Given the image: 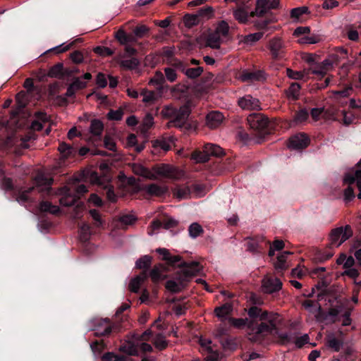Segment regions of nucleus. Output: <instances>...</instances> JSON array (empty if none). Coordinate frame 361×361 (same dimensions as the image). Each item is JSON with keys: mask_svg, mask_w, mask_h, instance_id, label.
Returning <instances> with one entry per match:
<instances>
[{"mask_svg": "<svg viewBox=\"0 0 361 361\" xmlns=\"http://www.w3.org/2000/svg\"><path fill=\"white\" fill-rule=\"evenodd\" d=\"M249 319L230 317L229 324L238 329L247 326L256 334H271L277 336L278 341L283 345L290 342V337L286 333H280L281 318L278 313L262 311L257 306H252L247 311Z\"/></svg>", "mask_w": 361, "mask_h": 361, "instance_id": "nucleus-1", "label": "nucleus"}, {"mask_svg": "<svg viewBox=\"0 0 361 361\" xmlns=\"http://www.w3.org/2000/svg\"><path fill=\"white\" fill-rule=\"evenodd\" d=\"M156 252L162 255V260L166 262L168 265L181 268L172 279L166 282L165 288L172 293L182 291L202 269V266L198 262H185L179 255H171L166 248H157Z\"/></svg>", "mask_w": 361, "mask_h": 361, "instance_id": "nucleus-2", "label": "nucleus"}, {"mask_svg": "<svg viewBox=\"0 0 361 361\" xmlns=\"http://www.w3.org/2000/svg\"><path fill=\"white\" fill-rule=\"evenodd\" d=\"M250 133L244 130H239L238 137L245 144L252 142L260 143L266 135L274 130V123L264 114L255 112L250 114L246 119Z\"/></svg>", "mask_w": 361, "mask_h": 361, "instance_id": "nucleus-3", "label": "nucleus"}, {"mask_svg": "<svg viewBox=\"0 0 361 361\" xmlns=\"http://www.w3.org/2000/svg\"><path fill=\"white\" fill-rule=\"evenodd\" d=\"M165 118H169L168 127H176L184 133H190L195 130L197 123L189 118L190 109L186 106L180 108L166 106L162 110Z\"/></svg>", "mask_w": 361, "mask_h": 361, "instance_id": "nucleus-4", "label": "nucleus"}, {"mask_svg": "<svg viewBox=\"0 0 361 361\" xmlns=\"http://www.w3.org/2000/svg\"><path fill=\"white\" fill-rule=\"evenodd\" d=\"M279 5V0H257L254 11L250 13V16H258L262 18L271 9L277 8ZM270 19L260 18L256 22V26L259 29H267Z\"/></svg>", "mask_w": 361, "mask_h": 361, "instance_id": "nucleus-5", "label": "nucleus"}, {"mask_svg": "<svg viewBox=\"0 0 361 361\" xmlns=\"http://www.w3.org/2000/svg\"><path fill=\"white\" fill-rule=\"evenodd\" d=\"M94 336L97 337H109L120 330L118 324L112 322L109 319L95 318L92 320Z\"/></svg>", "mask_w": 361, "mask_h": 361, "instance_id": "nucleus-6", "label": "nucleus"}, {"mask_svg": "<svg viewBox=\"0 0 361 361\" xmlns=\"http://www.w3.org/2000/svg\"><path fill=\"white\" fill-rule=\"evenodd\" d=\"M224 154L223 149L221 147L207 143L204 145L203 151H194L191 154V159L197 163H206L209 160L211 156L221 157Z\"/></svg>", "mask_w": 361, "mask_h": 361, "instance_id": "nucleus-7", "label": "nucleus"}, {"mask_svg": "<svg viewBox=\"0 0 361 361\" xmlns=\"http://www.w3.org/2000/svg\"><path fill=\"white\" fill-rule=\"evenodd\" d=\"M353 234V230L349 225L332 229L329 233L331 245L340 246L343 243L352 237Z\"/></svg>", "mask_w": 361, "mask_h": 361, "instance_id": "nucleus-8", "label": "nucleus"}, {"mask_svg": "<svg viewBox=\"0 0 361 361\" xmlns=\"http://www.w3.org/2000/svg\"><path fill=\"white\" fill-rule=\"evenodd\" d=\"M153 171L159 176L175 180L180 178L184 174L183 171L164 164L155 165L153 167Z\"/></svg>", "mask_w": 361, "mask_h": 361, "instance_id": "nucleus-9", "label": "nucleus"}, {"mask_svg": "<svg viewBox=\"0 0 361 361\" xmlns=\"http://www.w3.org/2000/svg\"><path fill=\"white\" fill-rule=\"evenodd\" d=\"M269 240L262 235H256L248 238L247 247L250 252L253 253H262L268 247Z\"/></svg>", "mask_w": 361, "mask_h": 361, "instance_id": "nucleus-10", "label": "nucleus"}, {"mask_svg": "<svg viewBox=\"0 0 361 361\" xmlns=\"http://www.w3.org/2000/svg\"><path fill=\"white\" fill-rule=\"evenodd\" d=\"M88 191L87 188L84 184L79 185L74 192V194L68 193L60 200V203L66 207H71L75 205L80 196L83 195Z\"/></svg>", "mask_w": 361, "mask_h": 361, "instance_id": "nucleus-11", "label": "nucleus"}, {"mask_svg": "<svg viewBox=\"0 0 361 361\" xmlns=\"http://www.w3.org/2000/svg\"><path fill=\"white\" fill-rule=\"evenodd\" d=\"M268 49L274 59H280L285 56V47L279 38H274L269 42Z\"/></svg>", "mask_w": 361, "mask_h": 361, "instance_id": "nucleus-12", "label": "nucleus"}, {"mask_svg": "<svg viewBox=\"0 0 361 361\" xmlns=\"http://www.w3.org/2000/svg\"><path fill=\"white\" fill-rule=\"evenodd\" d=\"M238 106L243 110L254 111L260 110L261 102L250 94H246L238 99Z\"/></svg>", "mask_w": 361, "mask_h": 361, "instance_id": "nucleus-13", "label": "nucleus"}, {"mask_svg": "<svg viewBox=\"0 0 361 361\" xmlns=\"http://www.w3.org/2000/svg\"><path fill=\"white\" fill-rule=\"evenodd\" d=\"M334 63L333 59H326L322 62L318 63L315 67L311 68V73L323 78L326 75L327 72L334 68Z\"/></svg>", "mask_w": 361, "mask_h": 361, "instance_id": "nucleus-14", "label": "nucleus"}, {"mask_svg": "<svg viewBox=\"0 0 361 361\" xmlns=\"http://www.w3.org/2000/svg\"><path fill=\"white\" fill-rule=\"evenodd\" d=\"M282 283L276 278L267 277L262 280V289L265 293H272L281 288Z\"/></svg>", "mask_w": 361, "mask_h": 361, "instance_id": "nucleus-15", "label": "nucleus"}, {"mask_svg": "<svg viewBox=\"0 0 361 361\" xmlns=\"http://www.w3.org/2000/svg\"><path fill=\"white\" fill-rule=\"evenodd\" d=\"M240 79L243 82H255L263 80L265 79V77L262 71L244 70L241 73Z\"/></svg>", "mask_w": 361, "mask_h": 361, "instance_id": "nucleus-16", "label": "nucleus"}, {"mask_svg": "<svg viewBox=\"0 0 361 361\" xmlns=\"http://www.w3.org/2000/svg\"><path fill=\"white\" fill-rule=\"evenodd\" d=\"M224 116L219 111H211L206 116L207 126L214 129L218 128L223 121Z\"/></svg>", "mask_w": 361, "mask_h": 361, "instance_id": "nucleus-17", "label": "nucleus"}, {"mask_svg": "<svg viewBox=\"0 0 361 361\" xmlns=\"http://www.w3.org/2000/svg\"><path fill=\"white\" fill-rule=\"evenodd\" d=\"M325 345L331 351L338 352L343 345V341L336 338L334 334H330L325 338Z\"/></svg>", "mask_w": 361, "mask_h": 361, "instance_id": "nucleus-18", "label": "nucleus"}, {"mask_svg": "<svg viewBox=\"0 0 361 361\" xmlns=\"http://www.w3.org/2000/svg\"><path fill=\"white\" fill-rule=\"evenodd\" d=\"M173 194L179 200L187 199L192 193V188L187 184H178L172 188Z\"/></svg>", "mask_w": 361, "mask_h": 361, "instance_id": "nucleus-19", "label": "nucleus"}, {"mask_svg": "<svg viewBox=\"0 0 361 361\" xmlns=\"http://www.w3.org/2000/svg\"><path fill=\"white\" fill-rule=\"evenodd\" d=\"M133 172L137 175L150 180H155L157 176L149 169L140 164L133 163L131 165Z\"/></svg>", "mask_w": 361, "mask_h": 361, "instance_id": "nucleus-20", "label": "nucleus"}, {"mask_svg": "<svg viewBox=\"0 0 361 361\" xmlns=\"http://www.w3.org/2000/svg\"><path fill=\"white\" fill-rule=\"evenodd\" d=\"M178 225V221L172 218H164L162 221L154 220L152 222V228L153 231L158 230L161 228L165 229H170L176 227Z\"/></svg>", "mask_w": 361, "mask_h": 361, "instance_id": "nucleus-21", "label": "nucleus"}, {"mask_svg": "<svg viewBox=\"0 0 361 361\" xmlns=\"http://www.w3.org/2000/svg\"><path fill=\"white\" fill-rule=\"evenodd\" d=\"M148 279V273L147 271H142L140 275L132 279L129 283V290L133 293H138L140 287Z\"/></svg>", "mask_w": 361, "mask_h": 361, "instance_id": "nucleus-22", "label": "nucleus"}, {"mask_svg": "<svg viewBox=\"0 0 361 361\" xmlns=\"http://www.w3.org/2000/svg\"><path fill=\"white\" fill-rule=\"evenodd\" d=\"M310 144L309 135L305 133L295 134V150H302Z\"/></svg>", "mask_w": 361, "mask_h": 361, "instance_id": "nucleus-23", "label": "nucleus"}, {"mask_svg": "<svg viewBox=\"0 0 361 361\" xmlns=\"http://www.w3.org/2000/svg\"><path fill=\"white\" fill-rule=\"evenodd\" d=\"M165 269L166 267L164 264L155 265L150 271L148 270V278L150 277L154 283L159 282L164 278L163 272Z\"/></svg>", "mask_w": 361, "mask_h": 361, "instance_id": "nucleus-24", "label": "nucleus"}, {"mask_svg": "<svg viewBox=\"0 0 361 361\" xmlns=\"http://www.w3.org/2000/svg\"><path fill=\"white\" fill-rule=\"evenodd\" d=\"M145 190L152 196L162 197L167 192L168 189L165 186L159 185L156 183H151L145 186Z\"/></svg>", "mask_w": 361, "mask_h": 361, "instance_id": "nucleus-25", "label": "nucleus"}, {"mask_svg": "<svg viewBox=\"0 0 361 361\" xmlns=\"http://www.w3.org/2000/svg\"><path fill=\"white\" fill-rule=\"evenodd\" d=\"M0 187L6 191H13L15 189L13 180L6 175V171L0 166Z\"/></svg>", "mask_w": 361, "mask_h": 361, "instance_id": "nucleus-26", "label": "nucleus"}, {"mask_svg": "<svg viewBox=\"0 0 361 361\" xmlns=\"http://www.w3.org/2000/svg\"><path fill=\"white\" fill-rule=\"evenodd\" d=\"M221 42V37L214 31L209 32L206 37V45L212 49H219Z\"/></svg>", "mask_w": 361, "mask_h": 361, "instance_id": "nucleus-27", "label": "nucleus"}, {"mask_svg": "<svg viewBox=\"0 0 361 361\" xmlns=\"http://www.w3.org/2000/svg\"><path fill=\"white\" fill-rule=\"evenodd\" d=\"M82 178L85 180H88L92 184L103 186L102 178L95 171H84L82 173Z\"/></svg>", "mask_w": 361, "mask_h": 361, "instance_id": "nucleus-28", "label": "nucleus"}, {"mask_svg": "<svg viewBox=\"0 0 361 361\" xmlns=\"http://www.w3.org/2000/svg\"><path fill=\"white\" fill-rule=\"evenodd\" d=\"M64 71L63 64L58 63L49 68L48 75L51 78H63L64 77Z\"/></svg>", "mask_w": 361, "mask_h": 361, "instance_id": "nucleus-29", "label": "nucleus"}, {"mask_svg": "<svg viewBox=\"0 0 361 361\" xmlns=\"http://www.w3.org/2000/svg\"><path fill=\"white\" fill-rule=\"evenodd\" d=\"M152 257L149 255H144L136 261L135 267L142 271H147L149 269L152 264Z\"/></svg>", "mask_w": 361, "mask_h": 361, "instance_id": "nucleus-30", "label": "nucleus"}, {"mask_svg": "<svg viewBox=\"0 0 361 361\" xmlns=\"http://www.w3.org/2000/svg\"><path fill=\"white\" fill-rule=\"evenodd\" d=\"M231 311L232 307L228 303H225L220 307H216L214 309V312L216 317L220 318L221 320L225 319Z\"/></svg>", "mask_w": 361, "mask_h": 361, "instance_id": "nucleus-31", "label": "nucleus"}, {"mask_svg": "<svg viewBox=\"0 0 361 361\" xmlns=\"http://www.w3.org/2000/svg\"><path fill=\"white\" fill-rule=\"evenodd\" d=\"M90 133L97 137L101 136L104 130V124L99 119H93L90 127Z\"/></svg>", "mask_w": 361, "mask_h": 361, "instance_id": "nucleus-32", "label": "nucleus"}, {"mask_svg": "<svg viewBox=\"0 0 361 361\" xmlns=\"http://www.w3.org/2000/svg\"><path fill=\"white\" fill-rule=\"evenodd\" d=\"M320 41V37L315 35H305L298 37L297 42L300 44H314Z\"/></svg>", "mask_w": 361, "mask_h": 361, "instance_id": "nucleus-33", "label": "nucleus"}, {"mask_svg": "<svg viewBox=\"0 0 361 361\" xmlns=\"http://www.w3.org/2000/svg\"><path fill=\"white\" fill-rule=\"evenodd\" d=\"M39 209L42 212H49L52 214H57L60 212L58 206L53 205L48 201H42L39 203Z\"/></svg>", "mask_w": 361, "mask_h": 361, "instance_id": "nucleus-34", "label": "nucleus"}, {"mask_svg": "<svg viewBox=\"0 0 361 361\" xmlns=\"http://www.w3.org/2000/svg\"><path fill=\"white\" fill-rule=\"evenodd\" d=\"M91 227L87 223H82L79 228L80 240L83 243H87L91 235Z\"/></svg>", "mask_w": 361, "mask_h": 361, "instance_id": "nucleus-35", "label": "nucleus"}, {"mask_svg": "<svg viewBox=\"0 0 361 361\" xmlns=\"http://www.w3.org/2000/svg\"><path fill=\"white\" fill-rule=\"evenodd\" d=\"M53 183V180L51 178L47 179L41 178L37 180V185L36 187L39 190V192H42L45 190L47 192H49L51 190V185Z\"/></svg>", "mask_w": 361, "mask_h": 361, "instance_id": "nucleus-36", "label": "nucleus"}, {"mask_svg": "<svg viewBox=\"0 0 361 361\" xmlns=\"http://www.w3.org/2000/svg\"><path fill=\"white\" fill-rule=\"evenodd\" d=\"M197 13L200 19L202 20H208L212 18L214 14V10L212 6H207L205 7L200 8Z\"/></svg>", "mask_w": 361, "mask_h": 361, "instance_id": "nucleus-37", "label": "nucleus"}, {"mask_svg": "<svg viewBox=\"0 0 361 361\" xmlns=\"http://www.w3.org/2000/svg\"><path fill=\"white\" fill-rule=\"evenodd\" d=\"M58 149L65 159H68L75 153V149L64 142L59 144Z\"/></svg>", "mask_w": 361, "mask_h": 361, "instance_id": "nucleus-38", "label": "nucleus"}, {"mask_svg": "<svg viewBox=\"0 0 361 361\" xmlns=\"http://www.w3.org/2000/svg\"><path fill=\"white\" fill-rule=\"evenodd\" d=\"M102 361H130L129 357L125 355H118L113 352H107L102 357Z\"/></svg>", "mask_w": 361, "mask_h": 361, "instance_id": "nucleus-39", "label": "nucleus"}, {"mask_svg": "<svg viewBox=\"0 0 361 361\" xmlns=\"http://www.w3.org/2000/svg\"><path fill=\"white\" fill-rule=\"evenodd\" d=\"M203 68L202 67H197V68H190L188 67V66L187 65L184 71H183V73L188 78H190V79H195L197 78V77H199L202 73L203 72Z\"/></svg>", "mask_w": 361, "mask_h": 361, "instance_id": "nucleus-40", "label": "nucleus"}, {"mask_svg": "<svg viewBox=\"0 0 361 361\" xmlns=\"http://www.w3.org/2000/svg\"><path fill=\"white\" fill-rule=\"evenodd\" d=\"M284 247V243L281 240H275L273 243H271L269 241V245H268L269 247V253L268 255L270 257H272L275 255L276 251H280L283 250Z\"/></svg>", "mask_w": 361, "mask_h": 361, "instance_id": "nucleus-41", "label": "nucleus"}, {"mask_svg": "<svg viewBox=\"0 0 361 361\" xmlns=\"http://www.w3.org/2000/svg\"><path fill=\"white\" fill-rule=\"evenodd\" d=\"M183 20H184L185 25L189 28L198 25L201 21L197 13H196V14H185L184 16Z\"/></svg>", "mask_w": 361, "mask_h": 361, "instance_id": "nucleus-42", "label": "nucleus"}, {"mask_svg": "<svg viewBox=\"0 0 361 361\" xmlns=\"http://www.w3.org/2000/svg\"><path fill=\"white\" fill-rule=\"evenodd\" d=\"M291 254L290 252H284L279 255L276 258V262L274 263L275 268L278 270H283L286 267V260L288 255Z\"/></svg>", "mask_w": 361, "mask_h": 361, "instance_id": "nucleus-43", "label": "nucleus"}, {"mask_svg": "<svg viewBox=\"0 0 361 361\" xmlns=\"http://www.w3.org/2000/svg\"><path fill=\"white\" fill-rule=\"evenodd\" d=\"M140 64L138 59L135 57H131L129 59H123L121 61L120 65L121 67L128 69L133 70L136 68Z\"/></svg>", "mask_w": 361, "mask_h": 361, "instance_id": "nucleus-44", "label": "nucleus"}, {"mask_svg": "<svg viewBox=\"0 0 361 361\" xmlns=\"http://www.w3.org/2000/svg\"><path fill=\"white\" fill-rule=\"evenodd\" d=\"M214 31L219 34L220 37H226L228 35V24L226 21L221 20L218 23L215 30Z\"/></svg>", "mask_w": 361, "mask_h": 361, "instance_id": "nucleus-45", "label": "nucleus"}, {"mask_svg": "<svg viewBox=\"0 0 361 361\" xmlns=\"http://www.w3.org/2000/svg\"><path fill=\"white\" fill-rule=\"evenodd\" d=\"M189 235L191 238H195L203 233L204 230L198 223H192L188 228Z\"/></svg>", "mask_w": 361, "mask_h": 361, "instance_id": "nucleus-46", "label": "nucleus"}, {"mask_svg": "<svg viewBox=\"0 0 361 361\" xmlns=\"http://www.w3.org/2000/svg\"><path fill=\"white\" fill-rule=\"evenodd\" d=\"M235 18L240 23H246L248 20V13L243 8H238L233 11Z\"/></svg>", "mask_w": 361, "mask_h": 361, "instance_id": "nucleus-47", "label": "nucleus"}, {"mask_svg": "<svg viewBox=\"0 0 361 361\" xmlns=\"http://www.w3.org/2000/svg\"><path fill=\"white\" fill-rule=\"evenodd\" d=\"M166 79L161 73H157L150 82L157 85V89L161 91L165 87Z\"/></svg>", "mask_w": 361, "mask_h": 361, "instance_id": "nucleus-48", "label": "nucleus"}, {"mask_svg": "<svg viewBox=\"0 0 361 361\" xmlns=\"http://www.w3.org/2000/svg\"><path fill=\"white\" fill-rule=\"evenodd\" d=\"M153 343L155 348H157L159 350H163L166 349L168 346V341L161 334L157 335Z\"/></svg>", "mask_w": 361, "mask_h": 361, "instance_id": "nucleus-49", "label": "nucleus"}, {"mask_svg": "<svg viewBox=\"0 0 361 361\" xmlns=\"http://www.w3.org/2000/svg\"><path fill=\"white\" fill-rule=\"evenodd\" d=\"M35 190V187H30L23 191L19 190L18 195L16 197V201L18 202H22L23 203L28 202L30 201L29 194Z\"/></svg>", "mask_w": 361, "mask_h": 361, "instance_id": "nucleus-50", "label": "nucleus"}, {"mask_svg": "<svg viewBox=\"0 0 361 361\" xmlns=\"http://www.w3.org/2000/svg\"><path fill=\"white\" fill-rule=\"evenodd\" d=\"M263 36L262 32H255L252 34H249L245 36L243 42L246 44L252 45L255 42L259 41Z\"/></svg>", "mask_w": 361, "mask_h": 361, "instance_id": "nucleus-51", "label": "nucleus"}, {"mask_svg": "<svg viewBox=\"0 0 361 361\" xmlns=\"http://www.w3.org/2000/svg\"><path fill=\"white\" fill-rule=\"evenodd\" d=\"M149 32V28L145 25H137L133 30V34L137 38H142L145 36L148 35Z\"/></svg>", "mask_w": 361, "mask_h": 361, "instance_id": "nucleus-52", "label": "nucleus"}, {"mask_svg": "<svg viewBox=\"0 0 361 361\" xmlns=\"http://www.w3.org/2000/svg\"><path fill=\"white\" fill-rule=\"evenodd\" d=\"M104 189L106 191V196L109 201L115 202L117 200V196L114 192V188L111 185L107 183L104 185Z\"/></svg>", "mask_w": 361, "mask_h": 361, "instance_id": "nucleus-53", "label": "nucleus"}, {"mask_svg": "<svg viewBox=\"0 0 361 361\" xmlns=\"http://www.w3.org/2000/svg\"><path fill=\"white\" fill-rule=\"evenodd\" d=\"M221 342L224 349L234 350L237 348V343L231 337L222 338Z\"/></svg>", "mask_w": 361, "mask_h": 361, "instance_id": "nucleus-54", "label": "nucleus"}, {"mask_svg": "<svg viewBox=\"0 0 361 361\" xmlns=\"http://www.w3.org/2000/svg\"><path fill=\"white\" fill-rule=\"evenodd\" d=\"M136 221V218L132 214H123L120 216L119 221L122 227L132 225Z\"/></svg>", "mask_w": 361, "mask_h": 361, "instance_id": "nucleus-55", "label": "nucleus"}, {"mask_svg": "<svg viewBox=\"0 0 361 361\" xmlns=\"http://www.w3.org/2000/svg\"><path fill=\"white\" fill-rule=\"evenodd\" d=\"M190 187L192 192H194L196 197H200L206 194V187L204 184L195 183Z\"/></svg>", "mask_w": 361, "mask_h": 361, "instance_id": "nucleus-56", "label": "nucleus"}, {"mask_svg": "<svg viewBox=\"0 0 361 361\" xmlns=\"http://www.w3.org/2000/svg\"><path fill=\"white\" fill-rule=\"evenodd\" d=\"M94 53L102 56H111L114 54V51L106 47L97 46L94 49Z\"/></svg>", "mask_w": 361, "mask_h": 361, "instance_id": "nucleus-57", "label": "nucleus"}, {"mask_svg": "<svg viewBox=\"0 0 361 361\" xmlns=\"http://www.w3.org/2000/svg\"><path fill=\"white\" fill-rule=\"evenodd\" d=\"M169 63L171 66V68H173L176 70V71H180L181 73H183L187 66V63L181 61L180 60L176 58L172 59V60L169 61Z\"/></svg>", "mask_w": 361, "mask_h": 361, "instance_id": "nucleus-58", "label": "nucleus"}, {"mask_svg": "<svg viewBox=\"0 0 361 361\" xmlns=\"http://www.w3.org/2000/svg\"><path fill=\"white\" fill-rule=\"evenodd\" d=\"M90 348L94 353H100L103 350H104L106 348V345L103 340H97L90 343Z\"/></svg>", "mask_w": 361, "mask_h": 361, "instance_id": "nucleus-59", "label": "nucleus"}, {"mask_svg": "<svg viewBox=\"0 0 361 361\" xmlns=\"http://www.w3.org/2000/svg\"><path fill=\"white\" fill-rule=\"evenodd\" d=\"M123 115L122 109H111L107 114V118L110 121H121Z\"/></svg>", "mask_w": 361, "mask_h": 361, "instance_id": "nucleus-60", "label": "nucleus"}, {"mask_svg": "<svg viewBox=\"0 0 361 361\" xmlns=\"http://www.w3.org/2000/svg\"><path fill=\"white\" fill-rule=\"evenodd\" d=\"M71 61L76 64H79L84 61V54L82 51L76 50L70 54Z\"/></svg>", "mask_w": 361, "mask_h": 361, "instance_id": "nucleus-61", "label": "nucleus"}, {"mask_svg": "<svg viewBox=\"0 0 361 361\" xmlns=\"http://www.w3.org/2000/svg\"><path fill=\"white\" fill-rule=\"evenodd\" d=\"M164 73L167 80L171 82H174L177 78V73L173 68L166 67L164 68Z\"/></svg>", "mask_w": 361, "mask_h": 361, "instance_id": "nucleus-62", "label": "nucleus"}, {"mask_svg": "<svg viewBox=\"0 0 361 361\" xmlns=\"http://www.w3.org/2000/svg\"><path fill=\"white\" fill-rule=\"evenodd\" d=\"M115 37L121 44H122V45L128 44V34H127L124 30H118L116 33Z\"/></svg>", "mask_w": 361, "mask_h": 361, "instance_id": "nucleus-63", "label": "nucleus"}, {"mask_svg": "<svg viewBox=\"0 0 361 361\" xmlns=\"http://www.w3.org/2000/svg\"><path fill=\"white\" fill-rule=\"evenodd\" d=\"M309 117V114L305 109H300L295 116V123H302Z\"/></svg>", "mask_w": 361, "mask_h": 361, "instance_id": "nucleus-64", "label": "nucleus"}]
</instances>
